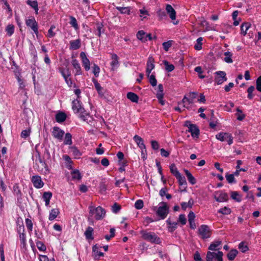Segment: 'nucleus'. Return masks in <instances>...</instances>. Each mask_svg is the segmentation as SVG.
I'll list each match as a JSON object with an SVG mask.
<instances>
[{
  "label": "nucleus",
  "instance_id": "f257e3e1",
  "mask_svg": "<svg viewBox=\"0 0 261 261\" xmlns=\"http://www.w3.org/2000/svg\"><path fill=\"white\" fill-rule=\"evenodd\" d=\"M89 216L88 220L92 221L93 218L96 220H99L103 219L106 215L105 210L101 206L94 207L90 205L89 207Z\"/></svg>",
  "mask_w": 261,
  "mask_h": 261
},
{
  "label": "nucleus",
  "instance_id": "f03ea898",
  "mask_svg": "<svg viewBox=\"0 0 261 261\" xmlns=\"http://www.w3.org/2000/svg\"><path fill=\"white\" fill-rule=\"evenodd\" d=\"M72 109L75 113L79 114V117L81 119L84 121L87 120V117L89 114L85 111L79 100L76 99L72 101Z\"/></svg>",
  "mask_w": 261,
  "mask_h": 261
},
{
  "label": "nucleus",
  "instance_id": "7ed1b4c3",
  "mask_svg": "<svg viewBox=\"0 0 261 261\" xmlns=\"http://www.w3.org/2000/svg\"><path fill=\"white\" fill-rule=\"evenodd\" d=\"M212 230L207 225H201L198 229L197 234L199 237L203 240L208 239L211 237Z\"/></svg>",
  "mask_w": 261,
  "mask_h": 261
},
{
  "label": "nucleus",
  "instance_id": "20e7f679",
  "mask_svg": "<svg viewBox=\"0 0 261 261\" xmlns=\"http://www.w3.org/2000/svg\"><path fill=\"white\" fill-rule=\"evenodd\" d=\"M197 93L190 92L184 96L182 101L178 103V105L182 104L183 107L187 109L190 108V105L193 103L194 99L196 98Z\"/></svg>",
  "mask_w": 261,
  "mask_h": 261
},
{
  "label": "nucleus",
  "instance_id": "39448f33",
  "mask_svg": "<svg viewBox=\"0 0 261 261\" xmlns=\"http://www.w3.org/2000/svg\"><path fill=\"white\" fill-rule=\"evenodd\" d=\"M156 213L161 219H164L169 213V207L167 203L163 201L160 202Z\"/></svg>",
  "mask_w": 261,
  "mask_h": 261
},
{
  "label": "nucleus",
  "instance_id": "423d86ee",
  "mask_svg": "<svg viewBox=\"0 0 261 261\" xmlns=\"http://www.w3.org/2000/svg\"><path fill=\"white\" fill-rule=\"evenodd\" d=\"M216 138L221 142L227 141L229 145L233 143V137L228 133L220 132L216 135Z\"/></svg>",
  "mask_w": 261,
  "mask_h": 261
},
{
  "label": "nucleus",
  "instance_id": "0eeeda50",
  "mask_svg": "<svg viewBox=\"0 0 261 261\" xmlns=\"http://www.w3.org/2000/svg\"><path fill=\"white\" fill-rule=\"evenodd\" d=\"M143 238L151 243L160 244V239L153 232H144L142 233Z\"/></svg>",
  "mask_w": 261,
  "mask_h": 261
},
{
  "label": "nucleus",
  "instance_id": "6e6552de",
  "mask_svg": "<svg viewBox=\"0 0 261 261\" xmlns=\"http://www.w3.org/2000/svg\"><path fill=\"white\" fill-rule=\"evenodd\" d=\"M223 253L219 251L217 253L207 252L206 254V261H223Z\"/></svg>",
  "mask_w": 261,
  "mask_h": 261
},
{
  "label": "nucleus",
  "instance_id": "1a4fd4ad",
  "mask_svg": "<svg viewBox=\"0 0 261 261\" xmlns=\"http://www.w3.org/2000/svg\"><path fill=\"white\" fill-rule=\"evenodd\" d=\"M25 24L27 27L30 28L34 33L37 35L38 34V24L33 17H30L25 20Z\"/></svg>",
  "mask_w": 261,
  "mask_h": 261
},
{
  "label": "nucleus",
  "instance_id": "9d476101",
  "mask_svg": "<svg viewBox=\"0 0 261 261\" xmlns=\"http://www.w3.org/2000/svg\"><path fill=\"white\" fill-rule=\"evenodd\" d=\"M31 182L36 189H40L44 186V182L39 175H33L31 178Z\"/></svg>",
  "mask_w": 261,
  "mask_h": 261
},
{
  "label": "nucleus",
  "instance_id": "9b49d317",
  "mask_svg": "<svg viewBox=\"0 0 261 261\" xmlns=\"http://www.w3.org/2000/svg\"><path fill=\"white\" fill-rule=\"evenodd\" d=\"M51 134L54 138L59 141L62 140L65 132L58 126H54L53 128Z\"/></svg>",
  "mask_w": 261,
  "mask_h": 261
},
{
  "label": "nucleus",
  "instance_id": "f8f14e48",
  "mask_svg": "<svg viewBox=\"0 0 261 261\" xmlns=\"http://www.w3.org/2000/svg\"><path fill=\"white\" fill-rule=\"evenodd\" d=\"M215 199L219 202L226 201L228 196L227 193L222 191H217L214 194Z\"/></svg>",
  "mask_w": 261,
  "mask_h": 261
},
{
  "label": "nucleus",
  "instance_id": "ddd939ff",
  "mask_svg": "<svg viewBox=\"0 0 261 261\" xmlns=\"http://www.w3.org/2000/svg\"><path fill=\"white\" fill-rule=\"evenodd\" d=\"M215 74H216L215 82L217 83L218 85L222 84L223 82L227 81L226 73L224 71H217Z\"/></svg>",
  "mask_w": 261,
  "mask_h": 261
},
{
  "label": "nucleus",
  "instance_id": "4468645a",
  "mask_svg": "<svg viewBox=\"0 0 261 261\" xmlns=\"http://www.w3.org/2000/svg\"><path fill=\"white\" fill-rule=\"evenodd\" d=\"M111 62L110 63L111 66V70L113 71L116 70L119 66V57L115 54H111Z\"/></svg>",
  "mask_w": 261,
  "mask_h": 261
},
{
  "label": "nucleus",
  "instance_id": "2eb2a0df",
  "mask_svg": "<svg viewBox=\"0 0 261 261\" xmlns=\"http://www.w3.org/2000/svg\"><path fill=\"white\" fill-rule=\"evenodd\" d=\"M80 57L82 59V64L86 71H88L90 69V61L87 58L86 54L84 52H81L80 54Z\"/></svg>",
  "mask_w": 261,
  "mask_h": 261
},
{
  "label": "nucleus",
  "instance_id": "dca6fc26",
  "mask_svg": "<svg viewBox=\"0 0 261 261\" xmlns=\"http://www.w3.org/2000/svg\"><path fill=\"white\" fill-rule=\"evenodd\" d=\"M154 59L152 57H149L148 58V60L147 62V65H146V72L147 76H149V75L150 74L151 71L152 70H153L154 68Z\"/></svg>",
  "mask_w": 261,
  "mask_h": 261
},
{
  "label": "nucleus",
  "instance_id": "f3484780",
  "mask_svg": "<svg viewBox=\"0 0 261 261\" xmlns=\"http://www.w3.org/2000/svg\"><path fill=\"white\" fill-rule=\"evenodd\" d=\"M17 231L19 233V239L21 242V243L23 245H25L26 243V239H25V234L24 233V227L23 225H19L17 227Z\"/></svg>",
  "mask_w": 261,
  "mask_h": 261
},
{
  "label": "nucleus",
  "instance_id": "a211bd4d",
  "mask_svg": "<svg viewBox=\"0 0 261 261\" xmlns=\"http://www.w3.org/2000/svg\"><path fill=\"white\" fill-rule=\"evenodd\" d=\"M188 130L191 133L193 138H197L199 134V130L197 127L194 124H190L188 126Z\"/></svg>",
  "mask_w": 261,
  "mask_h": 261
},
{
  "label": "nucleus",
  "instance_id": "6ab92c4d",
  "mask_svg": "<svg viewBox=\"0 0 261 261\" xmlns=\"http://www.w3.org/2000/svg\"><path fill=\"white\" fill-rule=\"evenodd\" d=\"M71 64L75 70V75L82 74V69L79 61L76 59H73Z\"/></svg>",
  "mask_w": 261,
  "mask_h": 261
},
{
  "label": "nucleus",
  "instance_id": "aec40b11",
  "mask_svg": "<svg viewBox=\"0 0 261 261\" xmlns=\"http://www.w3.org/2000/svg\"><path fill=\"white\" fill-rule=\"evenodd\" d=\"M166 10L167 13L169 14L170 18L172 20H175L176 13L172 6L169 4L167 5L166 7Z\"/></svg>",
  "mask_w": 261,
  "mask_h": 261
},
{
  "label": "nucleus",
  "instance_id": "412c9836",
  "mask_svg": "<svg viewBox=\"0 0 261 261\" xmlns=\"http://www.w3.org/2000/svg\"><path fill=\"white\" fill-rule=\"evenodd\" d=\"M222 242L216 241L212 242L208 247V249L212 251H216L221 248Z\"/></svg>",
  "mask_w": 261,
  "mask_h": 261
},
{
  "label": "nucleus",
  "instance_id": "4be33fe9",
  "mask_svg": "<svg viewBox=\"0 0 261 261\" xmlns=\"http://www.w3.org/2000/svg\"><path fill=\"white\" fill-rule=\"evenodd\" d=\"M92 82L94 85L95 88L97 91L98 94L102 96L104 95V91L103 88L100 86V85L98 83L97 81L95 79H92Z\"/></svg>",
  "mask_w": 261,
  "mask_h": 261
},
{
  "label": "nucleus",
  "instance_id": "5701e85b",
  "mask_svg": "<svg viewBox=\"0 0 261 261\" xmlns=\"http://www.w3.org/2000/svg\"><path fill=\"white\" fill-rule=\"evenodd\" d=\"M166 223L169 225L168 227L169 231L172 232L177 228V222H172L170 218L166 220Z\"/></svg>",
  "mask_w": 261,
  "mask_h": 261
},
{
  "label": "nucleus",
  "instance_id": "b1692460",
  "mask_svg": "<svg viewBox=\"0 0 261 261\" xmlns=\"http://www.w3.org/2000/svg\"><path fill=\"white\" fill-rule=\"evenodd\" d=\"M13 193L16 197L18 200L21 199L22 198V193L20 189L18 184H16L13 186Z\"/></svg>",
  "mask_w": 261,
  "mask_h": 261
},
{
  "label": "nucleus",
  "instance_id": "393cba45",
  "mask_svg": "<svg viewBox=\"0 0 261 261\" xmlns=\"http://www.w3.org/2000/svg\"><path fill=\"white\" fill-rule=\"evenodd\" d=\"M59 71L64 78L70 77L71 75V70L68 67L60 68Z\"/></svg>",
  "mask_w": 261,
  "mask_h": 261
},
{
  "label": "nucleus",
  "instance_id": "a878e982",
  "mask_svg": "<svg viewBox=\"0 0 261 261\" xmlns=\"http://www.w3.org/2000/svg\"><path fill=\"white\" fill-rule=\"evenodd\" d=\"M70 49L72 50H76L81 47V40L78 39L75 40L70 41Z\"/></svg>",
  "mask_w": 261,
  "mask_h": 261
},
{
  "label": "nucleus",
  "instance_id": "bb28decb",
  "mask_svg": "<svg viewBox=\"0 0 261 261\" xmlns=\"http://www.w3.org/2000/svg\"><path fill=\"white\" fill-rule=\"evenodd\" d=\"M52 193L50 192H45L42 195V198L45 202V205L48 206L49 205L50 200L52 197Z\"/></svg>",
  "mask_w": 261,
  "mask_h": 261
},
{
  "label": "nucleus",
  "instance_id": "cd10ccee",
  "mask_svg": "<svg viewBox=\"0 0 261 261\" xmlns=\"http://www.w3.org/2000/svg\"><path fill=\"white\" fill-rule=\"evenodd\" d=\"M93 228L90 226L87 228L86 231L84 232V235L87 240H92L93 237Z\"/></svg>",
  "mask_w": 261,
  "mask_h": 261
},
{
  "label": "nucleus",
  "instance_id": "c85d7f7f",
  "mask_svg": "<svg viewBox=\"0 0 261 261\" xmlns=\"http://www.w3.org/2000/svg\"><path fill=\"white\" fill-rule=\"evenodd\" d=\"M133 139L140 149H144V148L146 147L145 144L143 143V139L140 136L135 135Z\"/></svg>",
  "mask_w": 261,
  "mask_h": 261
},
{
  "label": "nucleus",
  "instance_id": "c756f323",
  "mask_svg": "<svg viewBox=\"0 0 261 261\" xmlns=\"http://www.w3.org/2000/svg\"><path fill=\"white\" fill-rule=\"evenodd\" d=\"M26 3L35 10L36 14H38L39 9L38 3L36 1L28 0Z\"/></svg>",
  "mask_w": 261,
  "mask_h": 261
},
{
  "label": "nucleus",
  "instance_id": "7c9ffc66",
  "mask_svg": "<svg viewBox=\"0 0 261 261\" xmlns=\"http://www.w3.org/2000/svg\"><path fill=\"white\" fill-rule=\"evenodd\" d=\"M67 116L64 112H59L56 115V121L58 123H62L65 121Z\"/></svg>",
  "mask_w": 261,
  "mask_h": 261
},
{
  "label": "nucleus",
  "instance_id": "2f4dec72",
  "mask_svg": "<svg viewBox=\"0 0 261 261\" xmlns=\"http://www.w3.org/2000/svg\"><path fill=\"white\" fill-rule=\"evenodd\" d=\"M225 57L223 60L227 63H232L233 62L232 56L233 54L229 51H227L224 53Z\"/></svg>",
  "mask_w": 261,
  "mask_h": 261
},
{
  "label": "nucleus",
  "instance_id": "473e14b6",
  "mask_svg": "<svg viewBox=\"0 0 261 261\" xmlns=\"http://www.w3.org/2000/svg\"><path fill=\"white\" fill-rule=\"evenodd\" d=\"M69 150H70V152L72 153V154L76 159L80 158V156L82 155L81 152L75 146H71V147H70Z\"/></svg>",
  "mask_w": 261,
  "mask_h": 261
},
{
  "label": "nucleus",
  "instance_id": "72a5a7b5",
  "mask_svg": "<svg viewBox=\"0 0 261 261\" xmlns=\"http://www.w3.org/2000/svg\"><path fill=\"white\" fill-rule=\"evenodd\" d=\"M127 98L133 102L137 103L139 100L138 96L135 93L129 92L126 95Z\"/></svg>",
  "mask_w": 261,
  "mask_h": 261
},
{
  "label": "nucleus",
  "instance_id": "f704fd0d",
  "mask_svg": "<svg viewBox=\"0 0 261 261\" xmlns=\"http://www.w3.org/2000/svg\"><path fill=\"white\" fill-rule=\"evenodd\" d=\"M59 213H60V212H59V209H58V208L52 209L49 212V217H48L49 220L50 221H52V220H54V219H55L57 217Z\"/></svg>",
  "mask_w": 261,
  "mask_h": 261
},
{
  "label": "nucleus",
  "instance_id": "c9c22d12",
  "mask_svg": "<svg viewBox=\"0 0 261 261\" xmlns=\"http://www.w3.org/2000/svg\"><path fill=\"white\" fill-rule=\"evenodd\" d=\"M63 159L65 161L66 168L68 169H71L72 168V165L73 162L70 157L68 155H64L63 156Z\"/></svg>",
  "mask_w": 261,
  "mask_h": 261
},
{
  "label": "nucleus",
  "instance_id": "e433bc0d",
  "mask_svg": "<svg viewBox=\"0 0 261 261\" xmlns=\"http://www.w3.org/2000/svg\"><path fill=\"white\" fill-rule=\"evenodd\" d=\"M184 171L189 182L192 185L195 184L196 180L195 177L192 175V174L187 169H185Z\"/></svg>",
  "mask_w": 261,
  "mask_h": 261
},
{
  "label": "nucleus",
  "instance_id": "4c0bfd02",
  "mask_svg": "<svg viewBox=\"0 0 261 261\" xmlns=\"http://www.w3.org/2000/svg\"><path fill=\"white\" fill-rule=\"evenodd\" d=\"M250 26H251L250 23H249L248 22H244V23H242L241 26V34L242 35H243L244 36H245L247 33V30L249 29Z\"/></svg>",
  "mask_w": 261,
  "mask_h": 261
},
{
  "label": "nucleus",
  "instance_id": "58836bf2",
  "mask_svg": "<svg viewBox=\"0 0 261 261\" xmlns=\"http://www.w3.org/2000/svg\"><path fill=\"white\" fill-rule=\"evenodd\" d=\"M203 38L200 37H199L196 41V43L194 45V48L196 50H200L202 49Z\"/></svg>",
  "mask_w": 261,
  "mask_h": 261
},
{
  "label": "nucleus",
  "instance_id": "ea45409f",
  "mask_svg": "<svg viewBox=\"0 0 261 261\" xmlns=\"http://www.w3.org/2000/svg\"><path fill=\"white\" fill-rule=\"evenodd\" d=\"M137 38L141 40L143 42H145L147 41V39L145 38L146 34L143 31H139L137 33Z\"/></svg>",
  "mask_w": 261,
  "mask_h": 261
},
{
  "label": "nucleus",
  "instance_id": "a19ab883",
  "mask_svg": "<svg viewBox=\"0 0 261 261\" xmlns=\"http://www.w3.org/2000/svg\"><path fill=\"white\" fill-rule=\"evenodd\" d=\"M103 253L96 250V247L93 248V256L94 259H98L100 257L103 256Z\"/></svg>",
  "mask_w": 261,
  "mask_h": 261
},
{
  "label": "nucleus",
  "instance_id": "79ce46f5",
  "mask_svg": "<svg viewBox=\"0 0 261 261\" xmlns=\"http://www.w3.org/2000/svg\"><path fill=\"white\" fill-rule=\"evenodd\" d=\"M64 143L65 145H71L72 144V135L70 133L65 134Z\"/></svg>",
  "mask_w": 261,
  "mask_h": 261
},
{
  "label": "nucleus",
  "instance_id": "37998d69",
  "mask_svg": "<svg viewBox=\"0 0 261 261\" xmlns=\"http://www.w3.org/2000/svg\"><path fill=\"white\" fill-rule=\"evenodd\" d=\"M238 252L236 249H232L228 253L227 257L229 260H233L237 256Z\"/></svg>",
  "mask_w": 261,
  "mask_h": 261
},
{
  "label": "nucleus",
  "instance_id": "c03bdc74",
  "mask_svg": "<svg viewBox=\"0 0 261 261\" xmlns=\"http://www.w3.org/2000/svg\"><path fill=\"white\" fill-rule=\"evenodd\" d=\"M117 9L121 14H129L130 9L129 7H116Z\"/></svg>",
  "mask_w": 261,
  "mask_h": 261
},
{
  "label": "nucleus",
  "instance_id": "a18cd8bd",
  "mask_svg": "<svg viewBox=\"0 0 261 261\" xmlns=\"http://www.w3.org/2000/svg\"><path fill=\"white\" fill-rule=\"evenodd\" d=\"M176 178L178 180L179 185L180 186H186L187 185V182H186V178L181 174H180L178 176H176Z\"/></svg>",
  "mask_w": 261,
  "mask_h": 261
},
{
  "label": "nucleus",
  "instance_id": "49530a36",
  "mask_svg": "<svg viewBox=\"0 0 261 261\" xmlns=\"http://www.w3.org/2000/svg\"><path fill=\"white\" fill-rule=\"evenodd\" d=\"M72 178L73 179L80 180L82 178V176L79 171L77 170H74L71 172Z\"/></svg>",
  "mask_w": 261,
  "mask_h": 261
},
{
  "label": "nucleus",
  "instance_id": "de8ad7c7",
  "mask_svg": "<svg viewBox=\"0 0 261 261\" xmlns=\"http://www.w3.org/2000/svg\"><path fill=\"white\" fill-rule=\"evenodd\" d=\"M170 169L172 174H173L175 177L180 174L178 171L174 164H172L170 165Z\"/></svg>",
  "mask_w": 261,
  "mask_h": 261
},
{
  "label": "nucleus",
  "instance_id": "09e8293b",
  "mask_svg": "<svg viewBox=\"0 0 261 261\" xmlns=\"http://www.w3.org/2000/svg\"><path fill=\"white\" fill-rule=\"evenodd\" d=\"M149 79V82L151 85L153 87H154L157 84V81L155 79V75L153 74L149 75V76H147Z\"/></svg>",
  "mask_w": 261,
  "mask_h": 261
},
{
  "label": "nucleus",
  "instance_id": "8fccbe9b",
  "mask_svg": "<svg viewBox=\"0 0 261 261\" xmlns=\"http://www.w3.org/2000/svg\"><path fill=\"white\" fill-rule=\"evenodd\" d=\"M7 34L11 36L14 32V26L13 24H9L6 29Z\"/></svg>",
  "mask_w": 261,
  "mask_h": 261
},
{
  "label": "nucleus",
  "instance_id": "3c124183",
  "mask_svg": "<svg viewBox=\"0 0 261 261\" xmlns=\"http://www.w3.org/2000/svg\"><path fill=\"white\" fill-rule=\"evenodd\" d=\"M231 197L232 198V199L235 200L238 202H240L241 201V196L237 192H232L231 193Z\"/></svg>",
  "mask_w": 261,
  "mask_h": 261
},
{
  "label": "nucleus",
  "instance_id": "603ef678",
  "mask_svg": "<svg viewBox=\"0 0 261 261\" xmlns=\"http://www.w3.org/2000/svg\"><path fill=\"white\" fill-rule=\"evenodd\" d=\"M92 72L95 75V77H98L99 76V74L100 72V68L98 66L95 64H93V66L92 67Z\"/></svg>",
  "mask_w": 261,
  "mask_h": 261
},
{
  "label": "nucleus",
  "instance_id": "864d4df0",
  "mask_svg": "<svg viewBox=\"0 0 261 261\" xmlns=\"http://www.w3.org/2000/svg\"><path fill=\"white\" fill-rule=\"evenodd\" d=\"M37 248L42 251H44L46 249L45 245L41 241H37L36 242Z\"/></svg>",
  "mask_w": 261,
  "mask_h": 261
},
{
  "label": "nucleus",
  "instance_id": "5fc2aeb1",
  "mask_svg": "<svg viewBox=\"0 0 261 261\" xmlns=\"http://www.w3.org/2000/svg\"><path fill=\"white\" fill-rule=\"evenodd\" d=\"M254 90L255 88L253 86H251L248 88L247 90L248 93L247 97L249 99H251L253 97V95L252 94V93L254 91Z\"/></svg>",
  "mask_w": 261,
  "mask_h": 261
},
{
  "label": "nucleus",
  "instance_id": "6e6d98bb",
  "mask_svg": "<svg viewBox=\"0 0 261 261\" xmlns=\"http://www.w3.org/2000/svg\"><path fill=\"white\" fill-rule=\"evenodd\" d=\"M239 249L243 253L248 250V246L243 242H241L239 245Z\"/></svg>",
  "mask_w": 261,
  "mask_h": 261
},
{
  "label": "nucleus",
  "instance_id": "4d7b16f0",
  "mask_svg": "<svg viewBox=\"0 0 261 261\" xmlns=\"http://www.w3.org/2000/svg\"><path fill=\"white\" fill-rule=\"evenodd\" d=\"M164 65H165L166 70L168 72H171L174 69V66L172 64H170L168 61H165L164 62Z\"/></svg>",
  "mask_w": 261,
  "mask_h": 261
},
{
  "label": "nucleus",
  "instance_id": "13d9d810",
  "mask_svg": "<svg viewBox=\"0 0 261 261\" xmlns=\"http://www.w3.org/2000/svg\"><path fill=\"white\" fill-rule=\"evenodd\" d=\"M56 28L54 25H52L50 29L48 31L47 37L49 38H52L56 35V33L53 31V30Z\"/></svg>",
  "mask_w": 261,
  "mask_h": 261
},
{
  "label": "nucleus",
  "instance_id": "bf43d9fd",
  "mask_svg": "<svg viewBox=\"0 0 261 261\" xmlns=\"http://www.w3.org/2000/svg\"><path fill=\"white\" fill-rule=\"evenodd\" d=\"M218 212L224 215H228L230 214L231 210L229 208L225 206L223 208H220L218 211Z\"/></svg>",
  "mask_w": 261,
  "mask_h": 261
},
{
  "label": "nucleus",
  "instance_id": "052dcab7",
  "mask_svg": "<svg viewBox=\"0 0 261 261\" xmlns=\"http://www.w3.org/2000/svg\"><path fill=\"white\" fill-rule=\"evenodd\" d=\"M25 224L28 229L30 231H32L33 230V223L32 220L29 218H27L25 219Z\"/></svg>",
  "mask_w": 261,
  "mask_h": 261
},
{
  "label": "nucleus",
  "instance_id": "680f3d73",
  "mask_svg": "<svg viewBox=\"0 0 261 261\" xmlns=\"http://www.w3.org/2000/svg\"><path fill=\"white\" fill-rule=\"evenodd\" d=\"M225 177L226 178V180L228 181V182L230 184H232L233 182H236L234 174H227L225 176Z\"/></svg>",
  "mask_w": 261,
  "mask_h": 261
},
{
  "label": "nucleus",
  "instance_id": "e2e57ef3",
  "mask_svg": "<svg viewBox=\"0 0 261 261\" xmlns=\"http://www.w3.org/2000/svg\"><path fill=\"white\" fill-rule=\"evenodd\" d=\"M144 205L143 202L142 200H137L135 203V207L137 210L141 209Z\"/></svg>",
  "mask_w": 261,
  "mask_h": 261
},
{
  "label": "nucleus",
  "instance_id": "0e129e2a",
  "mask_svg": "<svg viewBox=\"0 0 261 261\" xmlns=\"http://www.w3.org/2000/svg\"><path fill=\"white\" fill-rule=\"evenodd\" d=\"M110 235H106L105 238L107 241H109L111 239L113 238L115 236V229L114 228H112L110 229Z\"/></svg>",
  "mask_w": 261,
  "mask_h": 261
},
{
  "label": "nucleus",
  "instance_id": "69168bd1",
  "mask_svg": "<svg viewBox=\"0 0 261 261\" xmlns=\"http://www.w3.org/2000/svg\"><path fill=\"white\" fill-rule=\"evenodd\" d=\"M70 24L75 29H78V24L77 23L76 19L73 16L70 17Z\"/></svg>",
  "mask_w": 261,
  "mask_h": 261
},
{
  "label": "nucleus",
  "instance_id": "338daca9",
  "mask_svg": "<svg viewBox=\"0 0 261 261\" xmlns=\"http://www.w3.org/2000/svg\"><path fill=\"white\" fill-rule=\"evenodd\" d=\"M172 42V41L170 40L163 43V48L166 51H168L169 48L171 46Z\"/></svg>",
  "mask_w": 261,
  "mask_h": 261
},
{
  "label": "nucleus",
  "instance_id": "774afa93",
  "mask_svg": "<svg viewBox=\"0 0 261 261\" xmlns=\"http://www.w3.org/2000/svg\"><path fill=\"white\" fill-rule=\"evenodd\" d=\"M256 89L261 92V76H259L256 80Z\"/></svg>",
  "mask_w": 261,
  "mask_h": 261
}]
</instances>
